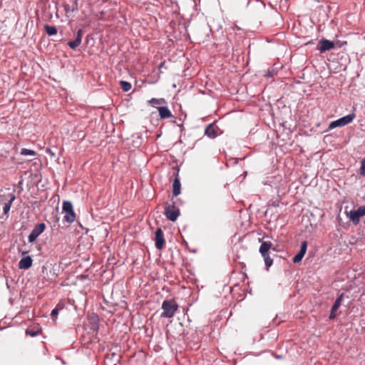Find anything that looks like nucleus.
<instances>
[{"instance_id":"obj_29","label":"nucleus","mask_w":365,"mask_h":365,"mask_svg":"<svg viewBox=\"0 0 365 365\" xmlns=\"http://www.w3.org/2000/svg\"><path fill=\"white\" fill-rule=\"evenodd\" d=\"M65 10L66 11V12H68V11L71 10V6H69L68 5H66L65 6Z\"/></svg>"},{"instance_id":"obj_5","label":"nucleus","mask_w":365,"mask_h":365,"mask_svg":"<svg viewBox=\"0 0 365 365\" xmlns=\"http://www.w3.org/2000/svg\"><path fill=\"white\" fill-rule=\"evenodd\" d=\"M356 115L354 113L348 114L342 118H340L336 120L331 121L328 127L329 130L334 129L337 127H343L351 123L355 118Z\"/></svg>"},{"instance_id":"obj_30","label":"nucleus","mask_w":365,"mask_h":365,"mask_svg":"<svg viewBox=\"0 0 365 365\" xmlns=\"http://www.w3.org/2000/svg\"><path fill=\"white\" fill-rule=\"evenodd\" d=\"M38 1H39V3L43 4H46V3L48 1V0H38Z\"/></svg>"},{"instance_id":"obj_15","label":"nucleus","mask_w":365,"mask_h":365,"mask_svg":"<svg viewBox=\"0 0 365 365\" xmlns=\"http://www.w3.org/2000/svg\"><path fill=\"white\" fill-rule=\"evenodd\" d=\"M173 196H178L180 193V187H181L180 182L178 177H176L173 181Z\"/></svg>"},{"instance_id":"obj_27","label":"nucleus","mask_w":365,"mask_h":365,"mask_svg":"<svg viewBox=\"0 0 365 365\" xmlns=\"http://www.w3.org/2000/svg\"><path fill=\"white\" fill-rule=\"evenodd\" d=\"M274 71L273 69H272V70H268L267 71L265 76L267 77V78H271V77L274 76Z\"/></svg>"},{"instance_id":"obj_20","label":"nucleus","mask_w":365,"mask_h":365,"mask_svg":"<svg viewBox=\"0 0 365 365\" xmlns=\"http://www.w3.org/2000/svg\"><path fill=\"white\" fill-rule=\"evenodd\" d=\"M20 154L21 155H30V156H35L36 155V151L31 149L27 148H22L20 151Z\"/></svg>"},{"instance_id":"obj_25","label":"nucleus","mask_w":365,"mask_h":365,"mask_svg":"<svg viewBox=\"0 0 365 365\" xmlns=\"http://www.w3.org/2000/svg\"><path fill=\"white\" fill-rule=\"evenodd\" d=\"M58 309L57 307H56L55 309H53L52 311H51V315L53 318V320L55 321L56 319V316L58 315Z\"/></svg>"},{"instance_id":"obj_21","label":"nucleus","mask_w":365,"mask_h":365,"mask_svg":"<svg viewBox=\"0 0 365 365\" xmlns=\"http://www.w3.org/2000/svg\"><path fill=\"white\" fill-rule=\"evenodd\" d=\"M360 163L359 174L362 176H365V157L361 160Z\"/></svg>"},{"instance_id":"obj_8","label":"nucleus","mask_w":365,"mask_h":365,"mask_svg":"<svg viewBox=\"0 0 365 365\" xmlns=\"http://www.w3.org/2000/svg\"><path fill=\"white\" fill-rule=\"evenodd\" d=\"M155 247L159 250H161L165 245L164 234L161 228H158L155 232Z\"/></svg>"},{"instance_id":"obj_9","label":"nucleus","mask_w":365,"mask_h":365,"mask_svg":"<svg viewBox=\"0 0 365 365\" xmlns=\"http://www.w3.org/2000/svg\"><path fill=\"white\" fill-rule=\"evenodd\" d=\"M334 48V43L330 40L322 38L317 45V49L320 53H324Z\"/></svg>"},{"instance_id":"obj_10","label":"nucleus","mask_w":365,"mask_h":365,"mask_svg":"<svg viewBox=\"0 0 365 365\" xmlns=\"http://www.w3.org/2000/svg\"><path fill=\"white\" fill-rule=\"evenodd\" d=\"M344 293H341L340 294L337 298L336 299L331 309V312H330V315H329V319H334L336 318V310L339 309V307L341 306V302L343 300V298H344Z\"/></svg>"},{"instance_id":"obj_18","label":"nucleus","mask_w":365,"mask_h":365,"mask_svg":"<svg viewBox=\"0 0 365 365\" xmlns=\"http://www.w3.org/2000/svg\"><path fill=\"white\" fill-rule=\"evenodd\" d=\"M148 102L151 106L155 107V108L157 107L156 106L157 105H163V104L166 103L165 100L163 98H153Z\"/></svg>"},{"instance_id":"obj_14","label":"nucleus","mask_w":365,"mask_h":365,"mask_svg":"<svg viewBox=\"0 0 365 365\" xmlns=\"http://www.w3.org/2000/svg\"><path fill=\"white\" fill-rule=\"evenodd\" d=\"M158 110L160 118L165 119L172 117V113L167 106L156 107Z\"/></svg>"},{"instance_id":"obj_11","label":"nucleus","mask_w":365,"mask_h":365,"mask_svg":"<svg viewBox=\"0 0 365 365\" xmlns=\"http://www.w3.org/2000/svg\"><path fill=\"white\" fill-rule=\"evenodd\" d=\"M83 30L78 29L75 40L68 42V46L73 49H76L81 43L82 41Z\"/></svg>"},{"instance_id":"obj_26","label":"nucleus","mask_w":365,"mask_h":365,"mask_svg":"<svg viewBox=\"0 0 365 365\" xmlns=\"http://www.w3.org/2000/svg\"><path fill=\"white\" fill-rule=\"evenodd\" d=\"M26 334L31 336H36L38 335V331H34L30 330L29 329H27Z\"/></svg>"},{"instance_id":"obj_4","label":"nucleus","mask_w":365,"mask_h":365,"mask_svg":"<svg viewBox=\"0 0 365 365\" xmlns=\"http://www.w3.org/2000/svg\"><path fill=\"white\" fill-rule=\"evenodd\" d=\"M62 210L65 213V215L63 217L64 221H66V222H68L69 224H71L72 222H73L75 221L76 213L74 212L73 207L71 202L64 200L63 202Z\"/></svg>"},{"instance_id":"obj_23","label":"nucleus","mask_w":365,"mask_h":365,"mask_svg":"<svg viewBox=\"0 0 365 365\" xmlns=\"http://www.w3.org/2000/svg\"><path fill=\"white\" fill-rule=\"evenodd\" d=\"M79 1L80 0H75L73 4L71 6V11H77L79 9Z\"/></svg>"},{"instance_id":"obj_12","label":"nucleus","mask_w":365,"mask_h":365,"mask_svg":"<svg viewBox=\"0 0 365 365\" xmlns=\"http://www.w3.org/2000/svg\"><path fill=\"white\" fill-rule=\"evenodd\" d=\"M217 127L213 123L209 124L205 130V135L209 138L214 139L217 136Z\"/></svg>"},{"instance_id":"obj_31","label":"nucleus","mask_w":365,"mask_h":365,"mask_svg":"<svg viewBox=\"0 0 365 365\" xmlns=\"http://www.w3.org/2000/svg\"><path fill=\"white\" fill-rule=\"evenodd\" d=\"M110 356V358L113 359L115 356H116V354L115 353H111Z\"/></svg>"},{"instance_id":"obj_22","label":"nucleus","mask_w":365,"mask_h":365,"mask_svg":"<svg viewBox=\"0 0 365 365\" xmlns=\"http://www.w3.org/2000/svg\"><path fill=\"white\" fill-rule=\"evenodd\" d=\"M304 254L301 252L300 251L293 258V262L294 263H298L299 262L302 258L304 257Z\"/></svg>"},{"instance_id":"obj_32","label":"nucleus","mask_w":365,"mask_h":365,"mask_svg":"<svg viewBox=\"0 0 365 365\" xmlns=\"http://www.w3.org/2000/svg\"><path fill=\"white\" fill-rule=\"evenodd\" d=\"M164 64H165L164 62L161 63L160 65L159 66V68H161L162 67H163Z\"/></svg>"},{"instance_id":"obj_28","label":"nucleus","mask_w":365,"mask_h":365,"mask_svg":"<svg viewBox=\"0 0 365 365\" xmlns=\"http://www.w3.org/2000/svg\"><path fill=\"white\" fill-rule=\"evenodd\" d=\"M46 152L47 153H48L49 155H51V156H53V157H54V156L56 155L55 152H54V151L53 150V149H52V148H47V149H46Z\"/></svg>"},{"instance_id":"obj_3","label":"nucleus","mask_w":365,"mask_h":365,"mask_svg":"<svg viewBox=\"0 0 365 365\" xmlns=\"http://www.w3.org/2000/svg\"><path fill=\"white\" fill-rule=\"evenodd\" d=\"M163 214L165 215L167 219L172 222H175L179 217L180 212L179 208L175 205L174 202H173L171 204L168 202H166L165 204Z\"/></svg>"},{"instance_id":"obj_24","label":"nucleus","mask_w":365,"mask_h":365,"mask_svg":"<svg viewBox=\"0 0 365 365\" xmlns=\"http://www.w3.org/2000/svg\"><path fill=\"white\" fill-rule=\"evenodd\" d=\"M307 241H303L301 244L299 251L305 255V253L307 252Z\"/></svg>"},{"instance_id":"obj_1","label":"nucleus","mask_w":365,"mask_h":365,"mask_svg":"<svg viewBox=\"0 0 365 365\" xmlns=\"http://www.w3.org/2000/svg\"><path fill=\"white\" fill-rule=\"evenodd\" d=\"M178 304L175 299L164 300L162 304L163 312L160 314L161 318H172L178 309Z\"/></svg>"},{"instance_id":"obj_16","label":"nucleus","mask_w":365,"mask_h":365,"mask_svg":"<svg viewBox=\"0 0 365 365\" xmlns=\"http://www.w3.org/2000/svg\"><path fill=\"white\" fill-rule=\"evenodd\" d=\"M9 197H10L9 200L8 201V202L4 204V208H3L4 214H6L10 210V208L11 207V204H12V202H14V200L16 198L15 195L14 193H10L9 194Z\"/></svg>"},{"instance_id":"obj_7","label":"nucleus","mask_w":365,"mask_h":365,"mask_svg":"<svg viewBox=\"0 0 365 365\" xmlns=\"http://www.w3.org/2000/svg\"><path fill=\"white\" fill-rule=\"evenodd\" d=\"M45 229L46 225L43 222L36 225L28 237L29 242H34Z\"/></svg>"},{"instance_id":"obj_2","label":"nucleus","mask_w":365,"mask_h":365,"mask_svg":"<svg viewBox=\"0 0 365 365\" xmlns=\"http://www.w3.org/2000/svg\"><path fill=\"white\" fill-rule=\"evenodd\" d=\"M272 249L274 251H276V249L273 247L272 243L269 241H264L262 242L259 252L262 255L266 269L269 270V268L272 266L273 263L272 259L270 257L269 255V250Z\"/></svg>"},{"instance_id":"obj_17","label":"nucleus","mask_w":365,"mask_h":365,"mask_svg":"<svg viewBox=\"0 0 365 365\" xmlns=\"http://www.w3.org/2000/svg\"><path fill=\"white\" fill-rule=\"evenodd\" d=\"M44 30L48 36L56 35L58 32L57 28L55 26L48 24L44 25Z\"/></svg>"},{"instance_id":"obj_13","label":"nucleus","mask_w":365,"mask_h":365,"mask_svg":"<svg viewBox=\"0 0 365 365\" xmlns=\"http://www.w3.org/2000/svg\"><path fill=\"white\" fill-rule=\"evenodd\" d=\"M33 259L30 256H26L19 262V268L21 269H28L32 265Z\"/></svg>"},{"instance_id":"obj_19","label":"nucleus","mask_w":365,"mask_h":365,"mask_svg":"<svg viewBox=\"0 0 365 365\" xmlns=\"http://www.w3.org/2000/svg\"><path fill=\"white\" fill-rule=\"evenodd\" d=\"M120 84L121 88L123 89V91L124 92L129 91L132 88L130 83L125 81H120Z\"/></svg>"},{"instance_id":"obj_6","label":"nucleus","mask_w":365,"mask_h":365,"mask_svg":"<svg viewBox=\"0 0 365 365\" xmlns=\"http://www.w3.org/2000/svg\"><path fill=\"white\" fill-rule=\"evenodd\" d=\"M365 215V206H360L356 210H351L346 213V216L355 225H358L360 217Z\"/></svg>"}]
</instances>
